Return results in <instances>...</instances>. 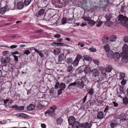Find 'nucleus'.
Masks as SVG:
<instances>
[{
	"mask_svg": "<svg viewBox=\"0 0 128 128\" xmlns=\"http://www.w3.org/2000/svg\"><path fill=\"white\" fill-rule=\"evenodd\" d=\"M123 52L121 54V57L122 58L121 61L124 63L128 62V46L126 44L124 45L122 47Z\"/></svg>",
	"mask_w": 128,
	"mask_h": 128,
	"instance_id": "1",
	"label": "nucleus"
},
{
	"mask_svg": "<svg viewBox=\"0 0 128 128\" xmlns=\"http://www.w3.org/2000/svg\"><path fill=\"white\" fill-rule=\"evenodd\" d=\"M116 22L121 24L124 26L128 28V18L121 14H119L116 20Z\"/></svg>",
	"mask_w": 128,
	"mask_h": 128,
	"instance_id": "2",
	"label": "nucleus"
},
{
	"mask_svg": "<svg viewBox=\"0 0 128 128\" xmlns=\"http://www.w3.org/2000/svg\"><path fill=\"white\" fill-rule=\"evenodd\" d=\"M102 22H103L99 19H98L97 21L95 22L90 19L88 22V24L90 26H93L96 24L97 26L100 27L102 25Z\"/></svg>",
	"mask_w": 128,
	"mask_h": 128,
	"instance_id": "3",
	"label": "nucleus"
},
{
	"mask_svg": "<svg viewBox=\"0 0 128 128\" xmlns=\"http://www.w3.org/2000/svg\"><path fill=\"white\" fill-rule=\"evenodd\" d=\"M51 110H48L45 112L46 114H48V115L54 117L55 116V114L54 113L55 109L56 108V107L54 108L50 107Z\"/></svg>",
	"mask_w": 128,
	"mask_h": 128,
	"instance_id": "4",
	"label": "nucleus"
},
{
	"mask_svg": "<svg viewBox=\"0 0 128 128\" xmlns=\"http://www.w3.org/2000/svg\"><path fill=\"white\" fill-rule=\"evenodd\" d=\"M76 87H78L80 89H82L84 88L85 84L81 80H76Z\"/></svg>",
	"mask_w": 128,
	"mask_h": 128,
	"instance_id": "5",
	"label": "nucleus"
},
{
	"mask_svg": "<svg viewBox=\"0 0 128 128\" xmlns=\"http://www.w3.org/2000/svg\"><path fill=\"white\" fill-rule=\"evenodd\" d=\"M45 10L44 9L42 8L38 12V14H36L35 16L38 17H40L41 16H45Z\"/></svg>",
	"mask_w": 128,
	"mask_h": 128,
	"instance_id": "6",
	"label": "nucleus"
},
{
	"mask_svg": "<svg viewBox=\"0 0 128 128\" xmlns=\"http://www.w3.org/2000/svg\"><path fill=\"white\" fill-rule=\"evenodd\" d=\"M112 57L115 60H118L120 57V54L118 52H115L113 53Z\"/></svg>",
	"mask_w": 128,
	"mask_h": 128,
	"instance_id": "7",
	"label": "nucleus"
},
{
	"mask_svg": "<svg viewBox=\"0 0 128 128\" xmlns=\"http://www.w3.org/2000/svg\"><path fill=\"white\" fill-rule=\"evenodd\" d=\"M66 58V57L64 56V54H60L58 57V64H61L62 61V60H64Z\"/></svg>",
	"mask_w": 128,
	"mask_h": 128,
	"instance_id": "8",
	"label": "nucleus"
},
{
	"mask_svg": "<svg viewBox=\"0 0 128 128\" xmlns=\"http://www.w3.org/2000/svg\"><path fill=\"white\" fill-rule=\"evenodd\" d=\"M72 126V128H80L81 124H80L78 121H76Z\"/></svg>",
	"mask_w": 128,
	"mask_h": 128,
	"instance_id": "9",
	"label": "nucleus"
},
{
	"mask_svg": "<svg viewBox=\"0 0 128 128\" xmlns=\"http://www.w3.org/2000/svg\"><path fill=\"white\" fill-rule=\"evenodd\" d=\"M84 71L86 74H90L91 72V69L89 66L87 65L84 67Z\"/></svg>",
	"mask_w": 128,
	"mask_h": 128,
	"instance_id": "10",
	"label": "nucleus"
},
{
	"mask_svg": "<svg viewBox=\"0 0 128 128\" xmlns=\"http://www.w3.org/2000/svg\"><path fill=\"white\" fill-rule=\"evenodd\" d=\"M76 119L73 116H71L69 117L68 121L70 125H72L76 121Z\"/></svg>",
	"mask_w": 128,
	"mask_h": 128,
	"instance_id": "11",
	"label": "nucleus"
},
{
	"mask_svg": "<svg viewBox=\"0 0 128 128\" xmlns=\"http://www.w3.org/2000/svg\"><path fill=\"white\" fill-rule=\"evenodd\" d=\"M92 74L93 76L96 77L98 76L99 73L96 69L94 68L91 70Z\"/></svg>",
	"mask_w": 128,
	"mask_h": 128,
	"instance_id": "12",
	"label": "nucleus"
},
{
	"mask_svg": "<svg viewBox=\"0 0 128 128\" xmlns=\"http://www.w3.org/2000/svg\"><path fill=\"white\" fill-rule=\"evenodd\" d=\"M76 81L70 84L68 87V88L70 90L74 89L75 88V87H76Z\"/></svg>",
	"mask_w": 128,
	"mask_h": 128,
	"instance_id": "13",
	"label": "nucleus"
},
{
	"mask_svg": "<svg viewBox=\"0 0 128 128\" xmlns=\"http://www.w3.org/2000/svg\"><path fill=\"white\" fill-rule=\"evenodd\" d=\"M91 126V125L88 122H86V123H81L80 128H90Z\"/></svg>",
	"mask_w": 128,
	"mask_h": 128,
	"instance_id": "14",
	"label": "nucleus"
},
{
	"mask_svg": "<svg viewBox=\"0 0 128 128\" xmlns=\"http://www.w3.org/2000/svg\"><path fill=\"white\" fill-rule=\"evenodd\" d=\"M10 58V57H6L1 60L3 64L7 63L9 62Z\"/></svg>",
	"mask_w": 128,
	"mask_h": 128,
	"instance_id": "15",
	"label": "nucleus"
},
{
	"mask_svg": "<svg viewBox=\"0 0 128 128\" xmlns=\"http://www.w3.org/2000/svg\"><path fill=\"white\" fill-rule=\"evenodd\" d=\"M106 72L109 73L110 72H114V69H113L110 66H108L107 67H106L105 68Z\"/></svg>",
	"mask_w": 128,
	"mask_h": 128,
	"instance_id": "16",
	"label": "nucleus"
},
{
	"mask_svg": "<svg viewBox=\"0 0 128 128\" xmlns=\"http://www.w3.org/2000/svg\"><path fill=\"white\" fill-rule=\"evenodd\" d=\"M74 70V68L72 67V65L67 67V71L70 73H72Z\"/></svg>",
	"mask_w": 128,
	"mask_h": 128,
	"instance_id": "17",
	"label": "nucleus"
},
{
	"mask_svg": "<svg viewBox=\"0 0 128 128\" xmlns=\"http://www.w3.org/2000/svg\"><path fill=\"white\" fill-rule=\"evenodd\" d=\"M104 114L102 112L100 111L98 114L97 118L98 119H101L104 118Z\"/></svg>",
	"mask_w": 128,
	"mask_h": 128,
	"instance_id": "18",
	"label": "nucleus"
},
{
	"mask_svg": "<svg viewBox=\"0 0 128 128\" xmlns=\"http://www.w3.org/2000/svg\"><path fill=\"white\" fill-rule=\"evenodd\" d=\"M35 106L33 104H30L27 107V109L28 110H32L34 109Z\"/></svg>",
	"mask_w": 128,
	"mask_h": 128,
	"instance_id": "19",
	"label": "nucleus"
},
{
	"mask_svg": "<svg viewBox=\"0 0 128 128\" xmlns=\"http://www.w3.org/2000/svg\"><path fill=\"white\" fill-rule=\"evenodd\" d=\"M24 6V4L22 2H18L17 4L18 8L20 9H22L23 8Z\"/></svg>",
	"mask_w": 128,
	"mask_h": 128,
	"instance_id": "20",
	"label": "nucleus"
},
{
	"mask_svg": "<svg viewBox=\"0 0 128 128\" xmlns=\"http://www.w3.org/2000/svg\"><path fill=\"white\" fill-rule=\"evenodd\" d=\"M63 121V119L60 118H57L56 120L57 124H58L60 125L62 123Z\"/></svg>",
	"mask_w": 128,
	"mask_h": 128,
	"instance_id": "21",
	"label": "nucleus"
},
{
	"mask_svg": "<svg viewBox=\"0 0 128 128\" xmlns=\"http://www.w3.org/2000/svg\"><path fill=\"white\" fill-rule=\"evenodd\" d=\"M109 39L107 36H105L103 37L102 39V42L104 44L107 43Z\"/></svg>",
	"mask_w": 128,
	"mask_h": 128,
	"instance_id": "22",
	"label": "nucleus"
},
{
	"mask_svg": "<svg viewBox=\"0 0 128 128\" xmlns=\"http://www.w3.org/2000/svg\"><path fill=\"white\" fill-rule=\"evenodd\" d=\"M73 61V60L71 58H67L66 60V63L69 64H72Z\"/></svg>",
	"mask_w": 128,
	"mask_h": 128,
	"instance_id": "23",
	"label": "nucleus"
},
{
	"mask_svg": "<svg viewBox=\"0 0 128 128\" xmlns=\"http://www.w3.org/2000/svg\"><path fill=\"white\" fill-rule=\"evenodd\" d=\"M120 124L122 125L125 126H126L127 124V121L126 120H120Z\"/></svg>",
	"mask_w": 128,
	"mask_h": 128,
	"instance_id": "24",
	"label": "nucleus"
},
{
	"mask_svg": "<svg viewBox=\"0 0 128 128\" xmlns=\"http://www.w3.org/2000/svg\"><path fill=\"white\" fill-rule=\"evenodd\" d=\"M84 59L87 61H90L91 60L92 58L88 56L84 55Z\"/></svg>",
	"mask_w": 128,
	"mask_h": 128,
	"instance_id": "25",
	"label": "nucleus"
},
{
	"mask_svg": "<svg viewBox=\"0 0 128 128\" xmlns=\"http://www.w3.org/2000/svg\"><path fill=\"white\" fill-rule=\"evenodd\" d=\"M54 52L55 55H58L60 52V49L58 48H56L54 50Z\"/></svg>",
	"mask_w": 128,
	"mask_h": 128,
	"instance_id": "26",
	"label": "nucleus"
},
{
	"mask_svg": "<svg viewBox=\"0 0 128 128\" xmlns=\"http://www.w3.org/2000/svg\"><path fill=\"white\" fill-rule=\"evenodd\" d=\"M44 106V105H43L40 104H38L36 107V108L39 110L42 109Z\"/></svg>",
	"mask_w": 128,
	"mask_h": 128,
	"instance_id": "27",
	"label": "nucleus"
},
{
	"mask_svg": "<svg viewBox=\"0 0 128 128\" xmlns=\"http://www.w3.org/2000/svg\"><path fill=\"white\" fill-rule=\"evenodd\" d=\"M6 8L5 7H3L0 9V14H3L6 12Z\"/></svg>",
	"mask_w": 128,
	"mask_h": 128,
	"instance_id": "28",
	"label": "nucleus"
},
{
	"mask_svg": "<svg viewBox=\"0 0 128 128\" xmlns=\"http://www.w3.org/2000/svg\"><path fill=\"white\" fill-rule=\"evenodd\" d=\"M53 44L55 46H65V44L64 43L54 42L53 43Z\"/></svg>",
	"mask_w": 128,
	"mask_h": 128,
	"instance_id": "29",
	"label": "nucleus"
},
{
	"mask_svg": "<svg viewBox=\"0 0 128 128\" xmlns=\"http://www.w3.org/2000/svg\"><path fill=\"white\" fill-rule=\"evenodd\" d=\"M121 118L120 120H126L127 118L126 115L125 114H122L120 115V116Z\"/></svg>",
	"mask_w": 128,
	"mask_h": 128,
	"instance_id": "30",
	"label": "nucleus"
},
{
	"mask_svg": "<svg viewBox=\"0 0 128 128\" xmlns=\"http://www.w3.org/2000/svg\"><path fill=\"white\" fill-rule=\"evenodd\" d=\"M66 87L65 84L63 83H60L59 85V88L61 90H63Z\"/></svg>",
	"mask_w": 128,
	"mask_h": 128,
	"instance_id": "31",
	"label": "nucleus"
},
{
	"mask_svg": "<svg viewBox=\"0 0 128 128\" xmlns=\"http://www.w3.org/2000/svg\"><path fill=\"white\" fill-rule=\"evenodd\" d=\"M124 87L123 86H120L119 88L120 93V94L124 93Z\"/></svg>",
	"mask_w": 128,
	"mask_h": 128,
	"instance_id": "32",
	"label": "nucleus"
},
{
	"mask_svg": "<svg viewBox=\"0 0 128 128\" xmlns=\"http://www.w3.org/2000/svg\"><path fill=\"white\" fill-rule=\"evenodd\" d=\"M117 38V37L115 35H112L111 36L110 40L111 42H114L116 40Z\"/></svg>",
	"mask_w": 128,
	"mask_h": 128,
	"instance_id": "33",
	"label": "nucleus"
},
{
	"mask_svg": "<svg viewBox=\"0 0 128 128\" xmlns=\"http://www.w3.org/2000/svg\"><path fill=\"white\" fill-rule=\"evenodd\" d=\"M125 76V74L123 72L120 73V80L123 79Z\"/></svg>",
	"mask_w": 128,
	"mask_h": 128,
	"instance_id": "34",
	"label": "nucleus"
},
{
	"mask_svg": "<svg viewBox=\"0 0 128 128\" xmlns=\"http://www.w3.org/2000/svg\"><path fill=\"white\" fill-rule=\"evenodd\" d=\"M79 62L76 60H75L73 62H72V64L74 67H76L78 66Z\"/></svg>",
	"mask_w": 128,
	"mask_h": 128,
	"instance_id": "35",
	"label": "nucleus"
},
{
	"mask_svg": "<svg viewBox=\"0 0 128 128\" xmlns=\"http://www.w3.org/2000/svg\"><path fill=\"white\" fill-rule=\"evenodd\" d=\"M31 1L32 0H24V4L26 6H28L30 3Z\"/></svg>",
	"mask_w": 128,
	"mask_h": 128,
	"instance_id": "36",
	"label": "nucleus"
},
{
	"mask_svg": "<svg viewBox=\"0 0 128 128\" xmlns=\"http://www.w3.org/2000/svg\"><path fill=\"white\" fill-rule=\"evenodd\" d=\"M104 47L106 52L108 51L110 49V48L108 44H107L104 45Z\"/></svg>",
	"mask_w": 128,
	"mask_h": 128,
	"instance_id": "37",
	"label": "nucleus"
},
{
	"mask_svg": "<svg viewBox=\"0 0 128 128\" xmlns=\"http://www.w3.org/2000/svg\"><path fill=\"white\" fill-rule=\"evenodd\" d=\"M105 17L107 20H110V18H112L111 14L109 13L106 14Z\"/></svg>",
	"mask_w": 128,
	"mask_h": 128,
	"instance_id": "38",
	"label": "nucleus"
},
{
	"mask_svg": "<svg viewBox=\"0 0 128 128\" xmlns=\"http://www.w3.org/2000/svg\"><path fill=\"white\" fill-rule=\"evenodd\" d=\"M84 67L83 66H80L77 69V70L78 71L79 73H81L82 72H84Z\"/></svg>",
	"mask_w": 128,
	"mask_h": 128,
	"instance_id": "39",
	"label": "nucleus"
},
{
	"mask_svg": "<svg viewBox=\"0 0 128 128\" xmlns=\"http://www.w3.org/2000/svg\"><path fill=\"white\" fill-rule=\"evenodd\" d=\"M82 18L84 21H88V22L91 19L90 18L87 17L86 16H83Z\"/></svg>",
	"mask_w": 128,
	"mask_h": 128,
	"instance_id": "40",
	"label": "nucleus"
},
{
	"mask_svg": "<svg viewBox=\"0 0 128 128\" xmlns=\"http://www.w3.org/2000/svg\"><path fill=\"white\" fill-rule=\"evenodd\" d=\"M123 102L125 105H127L128 104V98H125L123 99Z\"/></svg>",
	"mask_w": 128,
	"mask_h": 128,
	"instance_id": "41",
	"label": "nucleus"
},
{
	"mask_svg": "<svg viewBox=\"0 0 128 128\" xmlns=\"http://www.w3.org/2000/svg\"><path fill=\"white\" fill-rule=\"evenodd\" d=\"M113 53L112 52L111 53L110 52H108L106 55L107 57L109 58H111L112 56H113Z\"/></svg>",
	"mask_w": 128,
	"mask_h": 128,
	"instance_id": "42",
	"label": "nucleus"
},
{
	"mask_svg": "<svg viewBox=\"0 0 128 128\" xmlns=\"http://www.w3.org/2000/svg\"><path fill=\"white\" fill-rule=\"evenodd\" d=\"M82 58V56L80 54H78L77 55L76 58L75 60H76L77 61L79 62V61Z\"/></svg>",
	"mask_w": 128,
	"mask_h": 128,
	"instance_id": "43",
	"label": "nucleus"
},
{
	"mask_svg": "<svg viewBox=\"0 0 128 128\" xmlns=\"http://www.w3.org/2000/svg\"><path fill=\"white\" fill-rule=\"evenodd\" d=\"M24 106H18L17 110H24Z\"/></svg>",
	"mask_w": 128,
	"mask_h": 128,
	"instance_id": "44",
	"label": "nucleus"
},
{
	"mask_svg": "<svg viewBox=\"0 0 128 128\" xmlns=\"http://www.w3.org/2000/svg\"><path fill=\"white\" fill-rule=\"evenodd\" d=\"M94 91L92 89H91L88 91V94L92 96L94 93Z\"/></svg>",
	"mask_w": 128,
	"mask_h": 128,
	"instance_id": "45",
	"label": "nucleus"
},
{
	"mask_svg": "<svg viewBox=\"0 0 128 128\" xmlns=\"http://www.w3.org/2000/svg\"><path fill=\"white\" fill-rule=\"evenodd\" d=\"M66 18L63 17L61 20V23L62 24H64L66 23Z\"/></svg>",
	"mask_w": 128,
	"mask_h": 128,
	"instance_id": "46",
	"label": "nucleus"
},
{
	"mask_svg": "<svg viewBox=\"0 0 128 128\" xmlns=\"http://www.w3.org/2000/svg\"><path fill=\"white\" fill-rule=\"evenodd\" d=\"M117 125V123L116 122H115L114 123L113 122H112V123L110 124V126L111 127L114 128V126H116Z\"/></svg>",
	"mask_w": 128,
	"mask_h": 128,
	"instance_id": "47",
	"label": "nucleus"
},
{
	"mask_svg": "<svg viewBox=\"0 0 128 128\" xmlns=\"http://www.w3.org/2000/svg\"><path fill=\"white\" fill-rule=\"evenodd\" d=\"M44 51L40 50V52L39 53V54L41 58H43L44 57Z\"/></svg>",
	"mask_w": 128,
	"mask_h": 128,
	"instance_id": "48",
	"label": "nucleus"
},
{
	"mask_svg": "<svg viewBox=\"0 0 128 128\" xmlns=\"http://www.w3.org/2000/svg\"><path fill=\"white\" fill-rule=\"evenodd\" d=\"M21 117L26 118L28 117V116L24 113H21Z\"/></svg>",
	"mask_w": 128,
	"mask_h": 128,
	"instance_id": "49",
	"label": "nucleus"
},
{
	"mask_svg": "<svg viewBox=\"0 0 128 128\" xmlns=\"http://www.w3.org/2000/svg\"><path fill=\"white\" fill-rule=\"evenodd\" d=\"M110 20H107V21L106 22V24H108V26H110L112 23V22L110 21Z\"/></svg>",
	"mask_w": 128,
	"mask_h": 128,
	"instance_id": "50",
	"label": "nucleus"
},
{
	"mask_svg": "<svg viewBox=\"0 0 128 128\" xmlns=\"http://www.w3.org/2000/svg\"><path fill=\"white\" fill-rule=\"evenodd\" d=\"M44 30H43L41 29L40 30H37L35 31L34 32L37 33H40L44 32Z\"/></svg>",
	"mask_w": 128,
	"mask_h": 128,
	"instance_id": "51",
	"label": "nucleus"
},
{
	"mask_svg": "<svg viewBox=\"0 0 128 128\" xmlns=\"http://www.w3.org/2000/svg\"><path fill=\"white\" fill-rule=\"evenodd\" d=\"M109 109V107L108 106H107L105 108V109L104 110V112L106 113L108 112V110Z\"/></svg>",
	"mask_w": 128,
	"mask_h": 128,
	"instance_id": "52",
	"label": "nucleus"
},
{
	"mask_svg": "<svg viewBox=\"0 0 128 128\" xmlns=\"http://www.w3.org/2000/svg\"><path fill=\"white\" fill-rule=\"evenodd\" d=\"M59 82H58L56 83L55 85V88L58 89V88L60 85Z\"/></svg>",
	"mask_w": 128,
	"mask_h": 128,
	"instance_id": "53",
	"label": "nucleus"
},
{
	"mask_svg": "<svg viewBox=\"0 0 128 128\" xmlns=\"http://www.w3.org/2000/svg\"><path fill=\"white\" fill-rule=\"evenodd\" d=\"M90 105L92 106L96 102V101L94 100H90Z\"/></svg>",
	"mask_w": 128,
	"mask_h": 128,
	"instance_id": "54",
	"label": "nucleus"
},
{
	"mask_svg": "<svg viewBox=\"0 0 128 128\" xmlns=\"http://www.w3.org/2000/svg\"><path fill=\"white\" fill-rule=\"evenodd\" d=\"M88 94H87L86 95L84 96V98L83 99L82 101V102L83 103H84L85 102L86 100Z\"/></svg>",
	"mask_w": 128,
	"mask_h": 128,
	"instance_id": "55",
	"label": "nucleus"
},
{
	"mask_svg": "<svg viewBox=\"0 0 128 128\" xmlns=\"http://www.w3.org/2000/svg\"><path fill=\"white\" fill-rule=\"evenodd\" d=\"M126 80H125L122 79V80L121 81V84L123 85H124L125 83H126Z\"/></svg>",
	"mask_w": 128,
	"mask_h": 128,
	"instance_id": "56",
	"label": "nucleus"
},
{
	"mask_svg": "<svg viewBox=\"0 0 128 128\" xmlns=\"http://www.w3.org/2000/svg\"><path fill=\"white\" fill-rule=\"evenodd\" d=\"M124 41L126 42H128V36H126L124 40Z\"/></svg>",
	"mask_w": 128,
	"mask_h": 128,
	"instance_id": "57",
	"label": "nucleus"
},
{
	"mask_svg": "<svg viewBox=\"0 0 128 128\" xmlns=\"http://www.w3.org/2000/svg\"><path fill=\"white\" fill-rule=\"evenodd\" d=\"M24 53V54H25L26 55H28V54L30 53V52L28 50H26L25 51Z\"/></svg>",
	"mask_w": 128,
	"mask_h": 128,
	"instance_id": "58",
	"label": "nucleus"
},
{
	"mask_svg": "<svg viewBox=\"0 0 128 128\" xmlns=\"http://www.w3.org/2000/svg\"><path fill=\"white\" fill-rule=\"evenodd\" d=\"M89 50L91 51H92V52H95L96 51V49L94 48H89Z\"/></svg>",
	"mask_w": 128,
	"mask_h": 128,
	"instance_id": "59",
	"label": "nucleus"
},
{
	"mask_svg": "<svg viewBox=\"0 0 128 128\" xmlns=\"http://www.w3.org/2000/svg\"><path fill=\"white\" fill-rule=\"evenodd\" d=\"M11 108H15V110H17V109L18 106L16 105H15L14 106H11Z\"/></svg>",
	"mask_w": 128,
	"mask_h": 128,
	"instance_id": "60",
	"label": "nucleus"
},
{
	"mask_svg": "<svg viewBox=\"0 0 128 128\" xmlns=\"http://www.w3.org/2000/svg\"><path fill=\"white\" fill-rule=\"evenodd\" d=\"M54 37L56 38H59L60 37V35L59 34H57L54 35Z\"/></svg>",
	"mask_w": 128,
	"mask_h": 128,
	"instance_id": "61",
	"label": "nucleus"
},
{
	"mask_svg": "<svg viewBox=\"0 0 128 128\" xmlns=\"http://www.w3.org/2000/svg\"><path fill=\"white\" fill-rule=\"evenodd\" d=\"M13 56L15 60L17 62H18V58L17 56L15 55H13Z\"/></svg>",
	"mask_w": 128,
	"mask_h": 128,
	"instance_id": "62",
	"label": "nucleus"
},
{
	"mask_svg": "<svg viewBox=\"0 0 128 128\" xmlns=\"http://www.w3.org/2000/svg\"><path fill=\"white\" fill-rule=\"evenodd\" d=\"M17 47V45H12L10 47V48L11 49H13L16 48Z\"/></svg>",
	"mask_w": 128,
	"mask_h": 128,
	"instance_id": "63",
	"label": "nucleus"
},
{
	"mask_svg": "<svg viewBox=\"0 0 128 128\" xmlns=\"http://www.w3.org/2000/svg\"><path fill=\"white\" fill-rule=\"evenodd\" d=\"M9 52L8 51H5L2 52V54L3 55L5 56Z\"/></svg>",
	"mask_w": 128,
	"mask_h": 128,
	"instance_id": "64",
	"label": "nucleus"
}]
</instances>
